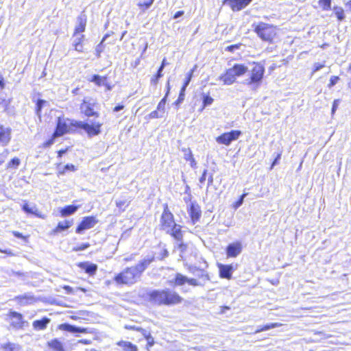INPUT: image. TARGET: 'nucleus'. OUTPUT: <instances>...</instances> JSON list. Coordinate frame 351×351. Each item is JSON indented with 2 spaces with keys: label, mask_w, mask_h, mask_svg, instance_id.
<instances>
[{
  "label": "nucleus",
  "mask_w": 351,
  "mask_h": 351,
  "mask_svg": "<svg viewBox=\"0 0 351 351\" xmlns=\"http://www.w3.org/2000/svg\"><path fill=\"white\" fill-rule=\"evenodd\" d=\"M102 123L89 120L88 121H76L59 117L53 136L60 137L67 133H73L77 129L83 130L88 138L97 136L101 132Z\"/></svg>",
  "instance_id": "nucleus-1"
},
{
  "label": "nucleus",
  "mask_w": 351,
  "mask_h": 351,
  "mask_svg": "<svg viewBox=\"0 0 351 351\" xmlns=\"http://www.w3.org/2000/svg\"><path fill=\"white\" fill-rule=\"evenodd\" d=\"M154 260V256H147L134 266L125 268L114 276V282L119 285H132L141 278L143 271Z\"/></svg>",
  "instance_id": "nucleus-2"
},
{
  "label": "nucleus",
  "mask_w": 351,
  "mask_h": 351,
  "mask_svg": "<svg viewBox=\"0 0 351 351\" xmlns=\"http://www.w3.org/2000/svg\"><path fill=\"white\" fill-rule=\"evenodd\" d=\"M147 295L149 301L158 306H174L180 304L183 300L177 292L167 288L151 290Z\"/></svg>",
  "instance_id": "nucleus-3"
},
{
  "label": "nucleus",
  "mask_w": 351,
  "mask_h": 351,
  "mask_svg": "<svg viewBox=\"0 0 351 351\" xmlns=\"http://www.w3.org/2000/svg\"><path fill=\"white\" fill-rule=\"evenodd\" d=\"M159 228L176 241L182 239V226L176 223L174 215L169 210L167 204H163V211L160 218Z\"/></svg>",
  "instance_id": "nucleus-4"
},
{
  "label": "nucleus",
  "mask_w": 351,
  "mask_h": 351,
  "mask_svg": "<svg viewBox=\"0 0 351 351\" xmlns=\"http://www.w3.org/2000/svg\"><path fill=\"white\" fill-rule=\"evenodd\" d=\"M255 65L250 71V77L243 81V84L248 86L252 90H256L261 85L265 67L261 63H254Z\"/></svg>",
  "instance_id": "nucleus-5"
},
{
  "label": "nucleus",
  "mask_w": 351,
  "mask_h": 351,
  "mask_svg": "<svg viewBox=\"0 0 351 351\" xmlns=\"http://www.w3.org/2000/svg\"><path fill=\"white\" fill-rule=\"evenodd\" d=\"M248 71V68L243 64H234L232 67L227 69L226 73L219 77L226 85H231L236 81L237 77L243 75Z\"/></svg>",
  "instance_id": "nucleus-6"
},
{
  "label": "nucleus",
  "mask_w": 351,
  "mask_h": 351,
  "mask_svg": "<svg viewBox=\"0 0 351 351\" xmlns=\"http://www.w3.org/2000/svg\"><path fill=\"white\" fill-rule=\"evenodd\" d=\"M252 26L254 27V32L263 41L271 42L276 35V27L272 25L261 22Z\"/></svg>",
  "instance_id": "nucleus-7"
},
{
  "label": "nucleus",
  "mask_w": 351,
  "mask_h": 351,
  "mask_svg": "<svg viewBox=\"0 0 351 351\" xmlns=\"http://www.w3.org/2000/svg\"><path fill=\"white\" fill-rule=\"evenodd\" d=\"M241 134L242 132L240 130H231L217 136L216 141L219 144L228 146L232 141L237 140Z\"/></svg>",
  "instance_id": "nucleus-8"
},
{
  "label": "nucleus",
  "mask_w": 351,
  "mask_h": 351,
  "mask_svg": "<svg viewBox=\"0 0 351 351\" xmlns=\"http://www.w3.org/2000/svg\"><path fill=\"white\" fill-rule=\"evenodd\" d=\"M98 223L94 216L84 217L76 228V233L82 234L86 230L93 228Z\"/></svg>",
  "instance_id": "nucleus-9"
},
{
  "label": "nucleus",
  "mask_w": 351,
  "mask_h": 351,
  "mask_svg": "<svg viewBox=\"0 0 351 351\" xmlns=\"http://www.w3.org/2000/svg\"><path fill=\"white\" fill-rule=\"evenodd\" d=\"M243 246L241 241H236L228 245L226 249V255L228 258H235L242 252Z\"/></svg>",
  "instance_id": "nucleus-10"
},
{
  "label": "nucleus",
  "mask_w": 351,
  "mask_h": 351,
  "mask_svg": "<svg viewBox=\"0 0 351 351\" xmlns=\"http://www.w3.org/2000/svg\"><path fill=\"white\" fill-rule=\"evenodd\" d=\"M188 212L192 223L195 224L199 220L202 215L200 206L195 202H192L189 205Z\"/></svg>",
  "instance_id": "nucleus-11"
},
{
  "label": "nucleus",
  "mask_w": 351,
  "mask_h": 351,
  "mask_svg": "<svg viewBox=\"0 0 351 351\" xmlns=\"http://www.w3.org/2000/svg\"><path fill=\"white\" fill-rule=\"evenodd\" d=\"M86 22L87 16L84 12H82L77 17L73 37L85 31Z\"/></svg>",
  "instance_id": "nucleus-12"
},
{
  "label": "nucleus",
  "mask_w": 351,
  "mask_h": 351,
  "mask_svg": "<svg viewBox=\"0 0 351 351\" xmlns=\"http://www.w3.org/2000/svg\"><path fill=\"white\" fill-rule=\"evenodd\" d=\"M217 267L219 268L220 278L226 279H230L232 278V273L235 269L232 264L224 265L217 263Z\"/></svg>",
  "instance_id": "nucleus-13"
},
{
  "label": "nucleus",
  "mask_w": 351,
  "mask_h": 351,
  "mask_svg": "<svg viewBox=\"0 0 351 351\" xmlns=\"http://www.w3.org/2000/svg\"><path fill=\"white\" fill-rule=\"evenodd\" d=\"M234 12L240 11L247 6L252 0H226Z\"/></svg>",
  "instance_id": "nucleus-14"
},
{
  "label": "nucleus",
  "mask_w": 351,
  "mask_h": 351,
  "mask_svg": "<svg viewBox=\"0 0 351 351\" xmlns=\"http://www.w3.org/2000/svg\"><path fill=\"white\" fill-rule=\"evenodd\" d=\"M11 140V129L0 125V143L3 146L7 145Z\"/></svg>",
  "instance_id": "nucleus-15"
},
{
  "label": "nucleus",
  "mask_w": 351,
  "mask_h": 351,
  "mask_svg": "<svg viewBox=\"0 0 351 351\" xmlns=\"http://www.w3.org/2000/svg\"><path fill=\"white\" fill-rule=\"evenodd\" d=\"M58 328L62 330L67 331L71 333H84L86 332V329L71 325L68 323H64L59 325Z\"/></svg>",
  "instance_id": "nucleus-16"
},
{
  "label": "nucleus",
  "mask_w": 351,
  "mask_h": 351,
  "mask_svg": "<svg viewBox=\"0 0 351 351\" xmlns=\"http://www.w3.org/2000/svg\"><path fill=\"white\" fill-rule=\"evenodd\" d=\"M50 322L51 319L49 318L43 317L41 319L34 320L32 323V326L36 330H43L47 328Z\"/></svg>",
  "instance_id": "nucleus-17"
},
{
  "label": "nucleus",
  "mask_w": 351,
  "mask_h": 351,
  "mask_svg": "<svg viewBox=\"0 0 351 351\" xmlns=\"http://www.w3.org/2000/svg\"><path fill=\"white\" fill-rule=\"evenodd\" d=\"M78 266L84 271L90 275L93 276L95 274L97 270V265L94 263H91L89 262H82L80 263Z\"/></svg>",
  "instance_id": "nucleus-18"
},
{
  "label": "nucleus",
  "mask_w": 351,
  "mask_h": 351,
  "mask_svg": "<svg viewBox=\"0 0 351 351\" xmlns=\"http://www.w3.org/2000/svg\"><path fill=\"white\" fill-rule=\"evenodd\" d=\"M73 225V220H64L60 221L55 229L52 230L53 234H56L67 230Z\"/></svg>",
  "instance_id": "nucleus-19"
},
{
  "label": "nucleus",
  "mask_w": 351,
  "mask_h": 351,
  "mask_svg": "<svg viewBox=\"0 0 351 351\" xmlns=\"http://www.w3.org/2000/svg\"><path fill=\"white\" fill-rule=\"evenodd\" d=\"M188 277L180 273H176L173 279L169 281L173 287H181L187 283Z\"/></svg>",
  "instance_id": "nucleus-20"
},
{
  "label": "nucleus",
  "mask_w": 351,
  "mask_h": 351,
  "mask_svg": "<svg viewBox=\"0 0 351 351\" xmlns=\"http://www.w3.org/2000/svg\"><path fill=\"white\" fill-rule=\"evenodd\" d=\"M10 317L14 319L12 322V326L14 328H22L23 326V315L20 313L16 311H11Z\"/></svg>",
  "instance_id": "nucleus-21"
},
{
  "label": "nucleus",
  "mask_w": 351,
  "mask_h": 351,
  "mask_svg": "<svg viewBox=\"0 0 351 351\" xmlns=\"http://www.w3.org/2000/svg\"><path fill=\"white\" fill-rule=\"evenodd\" d=\"M22 210L28 215H33L34 216L42 217L40 212L38 211L36 206L33 204L32 205L29 204L27 202H25L22 206Z\"/></svg>",
  "instance_id": "nucleus-22"
},
{
  "label": "nucleus",
  "mask_w": 351,
  "mask_h": 351,
  "mask_svg": "<svg viewBox=\"0 0 351 351\" xmlns=\"http://www.w3.org/2000/svg\"><path fill=\"white\" fill-rule=\"evenodd\" d=\"M166 64V59L164 58L162 61L160 67L158 69L157 73L155 75H154L150 80L152 85L156 86L158 84L159 79L163 76L162 71Z\"/></svg>",
  "instance_id": "nucleus-23"
},
{
  "label": "nucleus",
  "mask_w": 351,
  "mask_h": 351,
  "mask_svg": "<svg viewBox=\"0 0 351 351\" xmlns=\"http://www.w3.org/2000/svg\"><path fill=\"white\" fill-rule=\"evenodd\" d=\"M84 39V35L82 34L80 36L77 35L76 36H72V45L74 47V49L78 52L83 51V45L82 42Z\"/></svg>",
  "instance_id": "nucleus-24"
},
{
  "label": "nucleus",
  "mask_w": 351,
  "mask_h": 351,
  "mask_svg": "<svg viewBox=\"0 0 351 351\" xmlns=\"http://www.w3.org/2000/svg\"><path fill=\"white\" fill-rule=\"evenodd\" d=\"M47 346L53 351H65L63 343L57 338L48 341Z\"/></svg>",
  "instance_id": "nucleus-25"
},
{
  "label": "nucleus",
  "mask_w": 351,
  "mask_h": 351,
  "mask_svg": "<svg viewBox=\"0 0 351 351\" xmlns=\"http://www.w3.org/2000/svg\"><path fill=\"white\" fill-rule=\"evenodd\" d=\"M117 346L123 351H138L137 346L130 341H120L117 343Z\"/></svg>",
  "instance_id": "nucleus-26"
},
{
  "label": "nucleus",
  "mask_w": 351,
  "mask_h": 351,
  "mask_svg": "<svg viewBox=\"0 0 351 351\" xmlns=\"http://www.w3.org/2000/svg\"><path fill=\"white\" fill-rule=\"evenodd\" d=\"M79 208V206L67 205L62 208L60 214L62 217H67L74 214Z\"/></svg>",
  "instance_id": "nucleus-27"
},
{
  "label": "nucleus",
  "mask_w": 351,
  "mask_h": 351,
  "mask_svg": "<svg viewBox=\"0 0 351 351\" xmlns=\"http://www.w3.org/2000/svg\"><path fill=\"white\" fill-rule=\"evenodd\" d=\"M137 331L140 332L142 336H143L144 338L146 339L147 345L148 346L152 347V346H154V339L149 331L143 328H138Z\"/></svg>",
  "instance_id": "nucleus-28"
},
{
  "label": "nucleus",
  "mask_w": 351,
  "mask_h": 351,
  "mask_svg": "<svg viewBox=\"0 0 351 351\" xmlns=\"http://www.w3.org/2000/svg\"><path fill=\"white\" fill-rule=\"evenodd\" d=\"M82 109H83L84 114L88 117H98L99 116V112L94 110V109L92 106V104L90 103L88 104H86L84 106H82Z\"/></svg>",
  "instance_id": "nucleus-29"
},
{
  "label": "nucleus",
  "mask_w": 351,
  "mask_h": 351,
  "mask_svg": "<svg viewBox=\"0 0 351 351\" xmlns=\"http://www.w3.org/2000/svg\"><path fill=\"white\" fill-rule=\"evenodd\" d=\"M88 80L95 83L97 86H101L105 84V81L107 80V77L95 74Z\"/></svg>",
  "instance_id": "nucleus-30"
},
{
  "label": "nucleus",
  "mask_w": 351,
  "mask_h": 351,
  "mask_svg": "<svg viewBox=\"0 0 351 351\" xmlns=\"http://www.w3.org/2000/svg\"><path fill=\"white\" fill-rule=\"evenodd\" d=\"M324 334L322 332H315L313 330H308V339L312 341H318L324 338Z\"/></svg>",
  "instance_id": "nucleus-31"
},
{
  "label": "nucleus",
  "mask_w": 351,
  "mask_h": 351,
  "mask_svg": "<svg viewBox=\"0 0 351 351\" xmlns=\"http://www.w3.org/2000/svg\"><path fill=\"white\" fill-rule=\"evenodd\" d=\"M4 351H19L21 346L14 343H6L1 345Z\"/></svg>",
  "instance_id": "nucleus-32"
},
{
  "label": "nucleus",
  "mask_w": 351,
  "mask_h": 351,
  "mask_svg": "<svg viewBox=\"0 0 351 351\" xmlns=\"http://www.w3.org/2000/svg\"><path fill=\"white\" fill-rule=\"evenodd\" d=\"M279 326L278 323H270L267 324L263 326H258V328L254 331V333H258L263 331H266L274 328H276Z\"/></svg>",
  "instance_id": "nucleus-33"
},
{
  "label": "nucleus",
  "mask_w": 351,
  "mask_h": 351,
  "mask_svg": "<svg viewBox=\"0 0 351 351\" xmlns=\"http://www.w3.org/2000/svg\"><path fill=\"white\" fill-rule=\"evenodd\" d=\"M333 10L335 12V14L337 19L339 21H342L344 20L345 14H344V10H343L342 8L338 7V6H335L333 8Z\"/></svg>",
  "instance_id": "nucleus-34"
},
{
  "label": "nucleus",
  "mask_w": 351,
  "mask_h": 351,
  "mask_svg": "<svg viewBox=\"0 0 351 351\" xmlns=\"http://www.w3.org/2000/svg\"><path fill=\"white\" fill-rule=\"evenodd\" d=\"M46 101L42 99H38L36 104V113L38 115V117H40L41 116V110L43 108L44 105L45 104Z\"/></svg>",
  "instance_id": "nucleus-35"
},
{
  "label": "nucleus",
  "mask_w": 351,
  "mask_h": 351,
  "mask_svg": "<svg viewBox=\"0 0 351 351\" xmlns=\"http://www.w3.org/2000/svg\"><path fill=\"white\" fill-rule=\"evenodd\" d=\"M20 163L21 161L19 158L14 157L8 163L7 168L17 169L20 165Z\"/></svg>",
  "instance_id": "nucleus-36"
},
{
  "label": "nucleus",
  "mask_w": 351,
  "mask_h": 351,
  "mask_svg": "<svg viewBox=\"0 0 351 351\" xmlns=\"http://www.w3.org/2000/svg\"><path fill=\"white\" fill-rule=\"evenodd\" d=\"M76 170V168L75 167V165H72V164H66V165H64L63 167V169L62 170H59V172L58 173L60 175H63L64 174L66 171H75Z\"/></svg>",
  "instance_id": "nucleus-37"
},
{
  "label": "nucleus",
  "mask_w": 351,
  "mask_h": 351,
  "mask_svg": "<svg viewBox=\"0 0 351 351\" xmlns=\"http://www.w3.org/2000/svg\"><path fill=\"white\" fill-rule=\"evenodd\" d=\"M213 102V99L209 95H203L202 97V103H203V108H205L206 106H208L211 105Z\"/></svg>",
  "instance_id": "nucleus-38"
},
{
  "label": "nucleus",
  "mask_w": 351,
  "mask_h": 351,
  "mask_svg": "<svg viewBox=\"0 0 351 351\" xmlns=\"http://www.w3.org/2000/svg\"><path fill=\"white\" fill-rule=\"evenodd\" d=\"M167 97H168L165 96V97H164L160 100V101L158 103V106H157V110H158L160 112L165 113V104H166V102H167Z\"/></svg>",
  "instance_id": "nucleus-39"
},
{
  "label": "nucleus",
  "mask_w": 351,
  "mask_h": 351,
  "mask_svg": "<svg viewBox=\"0 0 351 351\" xmlns=\"http://www.w3.org/2000/svg\"><path fill=\"white\" fill-rule=\"evenodd\" d=\"M182 151L184 153V158L186 160L189 161L193 158L192 152L190 148H182Z\"/></svg>",
  "instance_id": "nucleus-40"
},
{
  "label": "nucleus",
  "mask_w": 351,
  "mask_h": 351,
  "mask_svg": "<svg viewBox=\"0 0 351 351\" xmlns=\"http://www.w3.org/2000/svg\"><path fill=\"white\" fill-rule=\"evenodd\" d=\"M319 3L324 10H328L331 8V0H319Z\"/></svg>",
  "instance_id": "nucleus-41"
},
{
  "label": "nucleus",
  "mask_w": 351,
  "mask_h": 351,
  "mask_svg": "<svg viewBox=\"0 0 351 351\" xmlns=\"http://www.w3.org/2000/svg\"><path fill=\"white\" fill-rule=\"evenodd\" d=\"M155 0H143L141 3H138L140 7H144L145 9L149 8L154 3Z\"/></svg>",
  "instance_id": "nucleus-42"
},
{
  "label": "nucleus",
  "mask_w": 351,
  "mask_h": 351,
  "mask_svg": "<svg viewBox=\"0 0 351 351\" xmlns=\"http://www.w3.org/2000/svg\"><path fill=\"white\" fill-rule=\"evenodd\" d=\"M104 51V45L102 42H100L99 44H98L95 48V55L97 58H99L101 56V53Z\"/></svg>",
  "instance_id": "nucleus-43"
},
{
  "label": "nucleus",
  "mask_w": 351,
  "mask_h": 351,
  "mask_svg": "<svg viewBox=\"0 0 351 351\" xmlns=\"http://www.w3.org/2000/svg\"><path fill=\"white\" fill-rule=\"evenodd\" d=\"M162 112H160L158 110L152 111L149 114V117L150 119H157V118H161L163 117Z\"/></svg>",
  "instance_id": "nucleus-44"
},
{
  "label": "nucleus",
  "mask_w": 351,
  "mask_h": 351,
  "mask_svg": "<svg viewBox=\"0 0 351 351\" xmlns=\"http://www.w3.org/2000/svg\"><path fill=\"white\" fill-rule=\"evenodd\" d=\"M16 299L21 303V304H23L24 303V300H32L33 299V296L32 295H28L27 294H25V295H19L17 297H16Z\"/></svg>",
  "instance_id": "nucleus-45"
},
{
  "label": "nucleus",
  "mask_w": 351,
  "mask_h": 351,
  "mask_svg": "<svg viewBox=\"0 0 351 351\" xmlns=\"http://www.w3.org/2000/svg\"><path fill=\"white\" fill-rule=\"evenodd\" d=\"M89 247H90V244L88 243H82V244L79 245L78 246L74 247L73 250L75 252L83 251Z\"/></svg>",
  "instance_id": "nucleus-46"
},
{
  "label": "nucleus",
  "mask_w": 351,
  "mask_h": 351,
  "mask_svg": "<svg viewBox=\"0 0 351 351\" xmlns=\"http://www.w3.org/2000/svg\"><path fill=\"white\" fill-rule=\"evenodd\" d=\"M241 45H242L241 43L229 45L226 48V51H230V52H234L236 50L239 49Z\"/></svg>",
  "instance_id": "nucleus-47"
},
{
  "label": "nucleus",
  "mask_w": 351,
  "mask_h": 351,
  "mask_svg": "<svg viewBox=\"0 0 351 351\" xmlns=\"http://www.w3.org/2000/svg\"><path fill=\"white\" fill-rule=\"evenodd\" d=\"M339 80V77L338 76L332 75L330 77L329 84L328 85V88H332L334 86Z\"/></svg>",
  "instance_id": "nucleus-48"
},
{
  "label": "nucleus",
  "mask_w": 351,
  "mask_h": 351,
  "mask_svg": "<svg viewBox=\"0 0 351 351\" xmlns=\"http://www.w3.org/2000/svg\"><path fill=\"white\" fill-rule=\"evenodd\" d=\"M187 283L190 285H192V286H194V287H196V286H203V284H201L200 282H199L195 278H188V281H187Z\"/></svg>",
  "instance_id": "nucleus-49"
},
{
  "label": "nucleus",
  "mask_w": 351,
  "mask_h": 351,
  "mask_svg": "<svg viewBox=\"0 0 351 351\" xmlns=\"http://www.w3.org/2000/svg\"><path fill=\"white\" fill-rule=\"evenodd\" d=\"M176 241L178 242V247L182 252L186 250V245L183 242V239Z\"/></svg>",
  "instance_id": "nucleus-50"
},
{
  "label": "nucleus",
  "mask_w": 351,
  "mask_h": 351,
  "mask_svg": "<svg viewBox=\"0 0 351 351\" xmlns=\"http://www.w3.org/2000/svg\"><path fill=\"white\" fill-rule=\"evenodd\" d=\"M207 173H208V170L207 169H204L203 171V173H202L201 177L199 179V182L200 184H203L205 182V180L206 179Z\"/></svg>",
  "instance_id": "nucleus-51"
},
{
  "label": "nucleus",
  "mask_w": 351,
  "mask_h": 351,
  "mask_svg": "<svg viewBox=\"0 0 351 351\" xmlns=\"http://www.w3.org/2000/svg\"><path fill=\"white\" fill-rule=\"evenodd\" d=\"M323 67H324V64H321V63H315L314 64V66H313V73L320 70L321 69H322Z\"/></svg>",
  "instance_id": "nucleus-52"
},
{
  "label": "nucleus",
  "mask_w": 351,
  "mask_h": 351,
  "mask_svg": "<svg viewBox=\"0 0 351 351\" xmlns=\"http://www.w3.org/2000/svg\"><path fill=\"white\" fill-rule=\"evenodd\" d=\"M247 195V194L244 193L243 194L240 198L239 199V200L236 202V205H235V207L236 208H238L240 206H241V204H243V200H244V198Z\"/></svg>",
  "instance_id": "nucleus-53"
},
{
  "label": "nucleus",
  "mask_w": 351,
  "mask_h": 351,
  "mask_svg": "<svg viewBox=\"0 0 351 351\" xmlns=\"http://www.w3.org/2000/svg\"><path fill=\"white\" fill-rule=\"evenodd\" d=\"M13 235L18 239H22L23 240H26V237L23 236V234L19 232L14 231Z\"/></svg>",
  "instance_id": "nucleus-54"
},
{
  "label": "nucleus",
  "mask_w": 351,
  "mask_h": 351,
  "mask_svg": "<svg viewBox=\"0 0 351 351\" xmlns=\"http://www.w3.org/2000/svg\"><path fill=\"white\" fill-rule=\"evenodd\" d=\"M184 12L183 10L178 11L174 14L173 18V19H178L180 17L184 15Z\"/></svg>",
  "instance_id": "nucleus-55"
},
{
  "label": "nucleus",
  "mask_w": 351,
  "mask_h": 351,
  "mask_svg": "<svg viewBox=\"0 0 351 351\" xmlns=\"http://www.w3.org/2000/svg\"><path fill=\"white\" fill-rule=\"evenodd\" d=\"M214 178H213V173H210L208 178V183H207V187H209L211 186L213 183Z\"/></svg>",
  "instance_id": "nucleus-56"
},
{
  "label": "nucleus",
  "mask_w": 351,
  "mask_h": 351,
  "mask_svg": "<svg viewBox=\"0 0 351 351\" xmlns=\"http://www.w3.org/2000/svg\"><path fill=\"white\" fill-rule=\"evenodd\" d=\"M338 104H339V100L338 99H335L333 101L332 109H331V111H332V114L335 113V112L336 111V110L337 108V106H338Z\"/></svg>",
  "instance_id": "nucleus-57"
},
{
  "label": "nucleus",
  "mask_w": 351,
  "mask_h": 351,
  "mask_svg": "<svg viewBox=\"0 0 351 351\" xmlns=\"http://www.w3.org/2000/svg\"><path fill=\"white\" fill-rule=\"evenodd\" d=\"M186 89V88L185 87L182 86L178 97L182 98V99L184 100Z\"/></svg>",
  "instance_id": "nucleus-58"
},
{
  "label": "nucleus",
  "mask_w": 351,
  "mask_h": 351,
  "mask_svg": "<svg viewBox=\"0 0 351 351\" xmlns=\"http://www.w3.org/2000/svg\"><path fill=\"white\" fill-rule=\"evenodd\" d=\"M123 108H124V105H123V104H118L117 106H116L114 108L113 112H118L122 110Z\"/></svg>",
  "instance_id": "nucleus-59"
},
{
  "label": "nucleus",
  "mask_w": 351,
  "mask_h": 351,
  "mask_svg": "<svg viewBox=\"0 0 351 351\" xmlns=\"http://www.w3.org/2000/svg\"><path fill=\"white\" fill-rule=\"evenodd\" d=\"M280 159V154H278L272 162L271 168L278 164Z\"/></svg>",
  "instance_id": "nucleus-60"
},
{
  "label": "nucleus",
  "mask_w": 351,
  "mask_h": 351,
  "mask_svg": "<svg viewBox=\"0 0 351 351\" xmlns=\"http://www.w3.org/2000/svg\"><path fill=\"white\" fill-rule=\"evenodd\" d=\"M202 271V274H201V275H199V277L204 278L206 280H209L210 278H209L208 274L204 271Z\"/></svg>",
  "instance_id": "nucleus-61"
},
{
  "label": "nucleus",
  "mask_w": 351,
  "mask_h": 351,
  "mask_svg": "<svg viewBox=\"0 0 351 351\" xmlns=\"http://www.w3.org/2000/svg\"><path fill=\"white\" fill-rule=\"evenodd\" d=\"M191 80H190V77H186L184 82L182 85L183 87H185L186 88L189 86V83L191 82Z\"/></svg>",
  "instance_id": "nucleus-62"
},
{
  "label": "nucleus",
  "mask_w": 351,
  "mask_h": 351,
  "mask_svg": "<svg viewBox=\"0 0 351 351\" xmlns=\"http://www.w3.org/2000/svg\"><path fill=\"white\" fill-rule=\"evenodd\" d=\"M64 289L66 291V293H73V288L70 286H64Z\"/></svg>",
  "instance_id": "nucleus-63"
},
{
  "label": "nucleus",
  "mask_w": 351,
  "mask_h": 351,
  "mask_svg": "<svg viewBox=\"0 0 351 351\" xmlns=\"http://www.w3.org/2000/svg\"><path fill=\"white\" fill-rule=\"evenodd\" d=\"M190 161V165H191V167L193 169H195L196 168V165H197V162L195 160L194 158H193L191 160H189Z\"/></svg>",
  "instance_id": "nucleus-64"
}]
</instances>
